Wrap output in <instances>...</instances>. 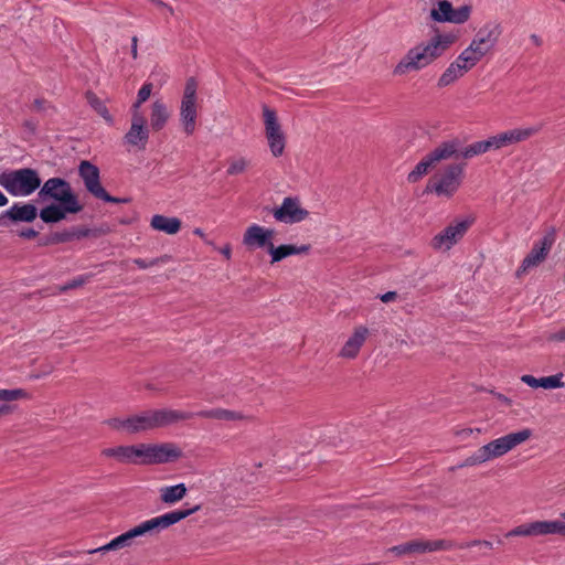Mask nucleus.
<instances>
[{"instance_id": "obj_1", "label": "nucleus", "mask_w": 565, "mask_h": 565, "mask_svg": "<svg viewBox=\"0 0 565 565\" xmlns=\"http://www.w3.org/2000/svg\"><path fill=\"white\" fill-rule=\"evenodd\" d=\"M38 190L36 202H49L40 209V218L44 224H57L67 220L70 214H78L84 210L78 194L64 178H50Z\"/></svg>"}, {"instance_id": "obj_2", "label": "nucleus", "mask_w": 565, "mask_h": 565, "mask_svg": "<svg viewBox=\"0 0 565 565\" xmlns=\"http://www.w3.org/2000/svg\"><path fill=\"white\" fill-rule=\"evenodd\" d=\"M435 34L424 44L420 43L408 50L406 55L393 70L394 75H403L409 71H419L440 57L459 39V32L440 33L433 28Z\"/></svg>"}, {"instance_id": "obj_3", "label": "nucleus", "mask_w": 565, "mask_h": 565, "mask_svg": "<svg viewBox=\"0 0 565 565\" xmlns=\"http://www.w3.org/2000/svg\"><path fill=\"white\" fill-rule=\"evenodd\" d=\"M193 417L192 413L174 411L168 408L148 409L129 416V434H138L141 431L152 430L170 426L180 420H186Z\"/></svg>"}, {"instance_id": "obj_4", "label": "nucleus", "mask_w": 565, "mask_h": 565, "mask_svg": "<svg viewBox=\"0 0 565 565\" xmlns=\"http://www.w3.org/2000/svg\"><path fill=\"white\" fill-rule=\"evenodd\" d=\"M42 184L40 172L34 168L7 170L0 174V185L12 196H29Z\"/></svg>"}, {"instance_id": "obj_5", "label": "nucleus", "mask_w": 565, "mask_h": 565, "mask_svg": "<svg viewBox=\"0 0 565 565\" xmlns=\"http://www.w3.org/2000/svg\"><path fill=\"white\" fill-rule=\"evenodd\" d=\"M466 166V162L446 166L440 175L434 174L429 178L423 193H435L438 196L452 198L462 183Z\"/></svg>"}, {"instance_id": "obj_6", "label": "nucleus", "mask_w": 565, "mask_h": 565, "mask_svg": "<svg viewBox=\"0 0 565 565\" xmlns=\"http://www.w3.org/2000/svg\"><path fill=\"white\" fill-rule=\"evenodd\" d=\"M201 510V505L196 504L192 508H184L174 511L167 512L162 515L152 518L150 520L143 521L140 524L131 527L126 531L131 541L135 539L149 534L153 535L159 533L160 531L170 527L173 524L179 523L180 521L186 519L191 514Z\"/></svg>"}, {"instance_id": "obj_7", "label": "nucleus", "mask_w": 565, "mask_h": 565, "mask_svg": "<svg viewBox=\"0 0 565 565\" xmlns=\"http://www.w3.org/2000/svg\"><path fill=\"white\" fill-rule=\"evenodd\" d=\"M78 175L83 180L85 190L95 199L105 203L120 204L130 203L131 198H117L109 194L100 181L99 168L88 160H82L78 164Z\"/></svg>"}, {"instance_id": "obj_8", "label": "nucleus", "mask_w": 565, "mask_h": 565, "mask_svg": "<svg viewBox=\"0 0 565 565\" xmlns=\"http://www.w3.org/2000/svg\"><path fill=\"white\" fill-rule=\"evenodd\" d=\"M471 11L472 6L470 4H463L456 9L448 0H436L430 10L429 18L437 23L462 24L469 20Z\"/></svg>"}, {"instance_id": "obj_9", "label": "nucleus", "mask_w": 565, "mask_h": 565, "mask_svg": "<svg viewBox=\"0 0 565 565\" xmlns=\"http://www.w3.org/2000/svg\"><path fill=\"white\" fill-rule=\"evenodd\" d=\"M263 118L265 126V136L268 140L269 149L274 157L278 158L284 153L286 147V136L281 129L275 109L263 105Z\"/></svg>"}, {"instance_id": "obj_10", "label": "nucleus", "mask_w": 565, "mask_h": 565, "mask_svg": "<svg viewBox=\"0 0 565 565\" xmlns=\"http://www.w3.org/2000/svg\"><path fill=\"white\" fill-rule=\"evenodd\" d=\"M555 241L556 230L554 226H552L539 242L534 243L532 249L525 256L521 266L515 271V276L520 278L529 270V268L539 266L541 263H543L546 259Z\"/></svg>"}, {"instance_id": "obj_11", "label": "nucleus", "mask_w": 565, "mask_h": 565, "mask_svg": "<svg viewBox=\"0 0 565 565\" xmlns=\"http://www.w3.org/2000/svg\"><path fill=\"white\" fill-rule=\"evenodd\" d=\"M532 436V429L524 428L522 430L510 433L505 436L497 438L486 445L482 446V450L484 452V458L488 460L501 457L526 441Z\"/></svg>"}, {"instance_id": "obj_12", "label": "nucleus", "mask_w": 565, "mask_h": 565, "mask_svg": "<svg viewBox=\"0 0 565 565\" xmlns=\"http://www.w3.org/2000/svg\"><path fill=\"white\" fill-rule=\"evenodd\" d=\"M196 89L198 83L194 77H189L185 82L183 97L181 100L180 119L186 135H192L196 122Z\"/></svg>"}, {"instance_id": "obj_13", "label": "nucleus", "mask_w": 565, "mask_h": 565, "mask_svg": "<svg viewBox=\"0 0 565 565\" xmlns=\"http://www.w3.org/2000/svg\"><path fill=\"white\" fill-rule=\"evenodd\" d=\"M182 457V449L174 443L146 444L145 460H141V465L151 466L175 462Z\"/></svg>"}, {"instance_id": "obj_14", "label": "nucleus", "mask_w": 565, "mask_h": 565, "mask_svg": "<svg viewBox=\"0 0 565 565\" xmlns=\"http://www.w3.org/2000/svg\"><path fill=\"white\" fill-rule=\"evenodd\" d=\"M475 217H467L465 220H456V224H449L440 233L435 235L431 239V247L435 249L445 248L450 249L457 244L473 224Z\"/></svg>"}, {"instance_id": "obj_15", "label": "nucleus", "mask_w": 565, "mask_h": 565, "mask_svg": "<svg viewBox=\"0 0 565 565\" xmlns=\"http://www.w3.org/2000/svg\"><path fill=\"white\" fill-rule=\"evenodd\" d=\"M264 210L271 213L276 221L286 224L301 222L309 215V211L301 207L298 196H287L280 206L273 209L265 206Z\"/></svg>"}, {"instance_id": "obj_16", "label": "nucleus", "mask_w": 565, "mask_h": 565, "mask_svg": "<svg viewBox=\"0 0 565 565\" xmlns=\"http://www.w3.org/2000/svg\"><path fill=\"white\" fill-rule=\"evenodd\" d=\"M36 217H40V210L34 203H14L0 214V226L8 227L10 224L32 223Z\"/></svg>"}, {"instance_id": "obj_17", "label": "nucleus", "mask_w": 565, "mask_h": 565, "mask_svg": "<svg viewBox=\"0 0 565 565\" xmlns=\"http://www.w3.org/2000/svg\"><path fill=\"white\" fill-rule=\"evenodd\" d=\"M145 443L129 446H116L104 448L102 456L115 458L121 463L141 465V460H145Z\"/></svg>"}, {"instance_id": "obj_18", "label": "nucleus", "mask_w": 565, "mask_h": 565, "mask_svg": "<svg viewBox=\"0 0 565 565\" xmlns=\"http://www.w3.org/2000/svg\"><path fill=\"white\" fill-rule=\"evenodd\" d=\"M275 234L276 232L274 228H266L260 225L253 224L245 231L243 244L250 250L255 248H263L269 253Z\"/></svg>"}, {"instance_id": "obj_19", "label": "nucleus", "mask_w": 565, "mask_h": 565, "mask_svg": "<svg viewBox=\"0 0 565 565\" xmlns=\"http://www.w3.org/2000/svg\"><path fill=\"white\" fill-rule=\"evenodd\" d=\"M540 128L530 127V128H516L512 130H508L501 132L499 135L492 136L494 150L500 149L502 147L520 142L529 139L531 136L539 132Z\"/></svg>"}, {"instance_id": "obj_20", "label": "nucleus", "mask_w": 565, "mask_h": 565, "mask_svg": "<svg viewBox=\"0 0 565 565\" xmlns=\"http://www.w3.org/2000/svg\"><path fill=\"white\" fill-rule=\"evenodd\" d=\"M149 140V128L147 120H131V126L124 136V142L140 150H145Z\"/></svg>"}, {"instance_id": "obj_21", "label": "nucleus", "mask_w": 565, "mask_h": 565, "mask_svg": "<svg viewBox=\"0 0 565 565\" xmlns=\"http://www.w3.org/2000/svg\"><path fill=\"white\" fill-rule=\"evenodd\" d=\"M501 34L502 26L499 22L486 23L476 33V43H480L484 49H488L489 53L497 45Z\"/></svg>"}, {"instance_id": "obj_22", "label": "nucleus", "mask_w": 565, "mask_h": 565, "mask_svg": "<svg viewBox=\"0 0 565 565\" xmlns=\"http://www.w3.org/2000/svg\"><path fill=\"white\" fill-rule=\"evenodd\" d=\"M369 329L364 326H359L354 329L352 335L348 339L340 351V356L347 359H354L358 356L361 347L366 340Z\"/></svg>"}, {"instance_id": "obj_23", "label": "nucleus", "mask_w": 565, "mask_h": 565, "mask_svg": "<svg viewBox=\"0 0 565 565\" xmlns=\"http://www.w3.org/2000/svg\"><path fill=\"white\" fill-rule=\"evenodd\" d=\"M461 147V140L459 138H452L447 141H443L437 148L430 151L435 162L438 164L441 161L450 158L461 157L459 149Z\"/></svg>"}, {"instance_id": "obj_24", "label": "nucleus", "mask_w": 565, "mask_h": 565, "mask_svg": "<svg viewBox=\"0 0 565 565\" xmlns=\"http://www.w3.org/2000/svg\"><path fill=\"white\" fill-rule=\"evenodd\" d=\"M311 249L310 244H305L301 246H296L294 244H281L279 246L271 245L269 250V255L271 257L270 264H275L281 262L282 259L292 256V255H301L308 254Z\"/></svg>"}, {"instance_id": "obj_25", "label": "nucleus", "mask_w": 565, "mask_h": 565, "mask_svg": "<svg viewBox=\"0 0 565 565\" xmlns=\"http://www.w3.org/2000/svg\"><path fill=\"white\" fill-rule=\"evenodd\" d=\"M57 244L68 243L74 239H82L85 237H98L100 230L88 228L85 226H73L62 232H54Z\"/></svg>"}, {"instance_id": "obj_26", "label": "nucleus", "mask_w": 565, "mask_h": 565, "mask_svg": "<svg viewBox=\"0 0 565 565\" xmlns=\"http://www.w3.org/2000/svg\"><path fill=\"white\" fill-rule=\"evenodd\" d=\"M150 226L157 232L174 235L181 230L182 221L177 216L154 214L150 220Z\"/></svg>"}, {"instance_id": "obj_27", "label": "nucleus", "mask_w": 565, "mask_h": 565, "mask_svg": "<svg viewBox=\"0 0 565 565\" xmlns=\"http://www.w3.org/2000/svg\"><path fill=\"white\" fill-rule=\"evenodd\" d=\"M170 118V113L161 99H157L151 105L150 127L153 131L162 130Z\"/></svg>"}, {"instance_id": "obj_28", "label": "nucleus", "mask_w": 565, "mask_h": 565, "mask_svg": "<svg viewBox=\"0 0 565 565\" xmlns=\"http://www.w3.org/2000/svg\"><path fill=\"white\" fill-rule=\"evenodd\" d=\"M437 163L435 162L430 152H428L407 174V181L409 183H417L423 177L429 173Z\"/></svg>"}, {"instance_id": "obj_29", "label": "nucleus", "mask_w": 565, "mask_h": 565, "mask_svg": "<svg viewBox=\"0 0 565 565\" xmlns=\"http://www.w3.org/2000/svg\"><path fill=\"white\" fill-rule=\"evenodd\" d=\"M188 493V488L184 483L164 487L160 490V500L169 505L175 504L181 501Z\"/></svg>"}, {"instance_id": "obj_30", "label": "nucleus", "mask_w": 565, "mask_h": 565, "mask_svg": "<svg viewBox=\"0 0 565 565\" xmlns=\"http://www.w3.org/2000/svg\"><path fill=\"white\" fill-rule=\"evenodd\" d=\"M483 56L484 52L481 51L480 47H467L458 55L455 62H458L461 64V66H465L466 72H468L473 66H476Z\"/></svg>"}, {"instance_id": "obj_31", "label": "nucleus", "mask_w": 565, "mask_h": 565, "mask_svg": "<svg viewBox=\"0 0 565 565\" xmlns=\"http://www.w3.org/2000/svg\"><path fill=\"white\" fill-rule=\"evenodd\" d=\"M465 73H467L466 67L454 61L439 77L437 86L440 88L449 86L463 76Z\"/></svg>"}, {"instance_id": "obj_32", "label": "nucleus", "mask_w": 565, "mask_h": 565, "mask_svg": "<svg viewBox=\"0 0 565 565\" xmlns=\"http://www.w3.org/2000/svg\"><path fill=\"white\" fill-rule=\"evenodd\" d=\"M85 98L88 105L100 116L103 117L107 124H114V117L109 113L105 103L92 90H87L85 93Z\"/></svg>"}, {"instance_id": "obj_33", "label": "nucleus", "mask_w": 565, "mask_h": 565, "mask_svg": "<svg viewBox=\"0 0 565 565\" xmlns=\"http://www.w3.org/2000/svg\"><path fill=\"white\" fill-rule=\"evenodd\" d=\"M494 150V145L492 137H489L486 140L476 141L466 148L460 152L461 157L465 159H471L476 156L486 153L489 150Z\"/></svg>"}, {"instance_id": "obj_34", "label": "nucleus", "mask_w": 565, "mask_h": 565, "mask_svg": "<svg viewBox=\"0 0 565 565\" xmlns=\"http://www.w3.org/2000/svg\"><path fill=\"white\" fill-rule=\"evenodd\" d=\"M131 545H132V541L129 537V535L125 532V533L116 536L115 539H113L107 544H105L100 547L94 548V550H89L88 553L89 554L99 553V552L106 553V552H110V551H117V550H120L124 547H129Z\"/></svg>"}, {"instance_id": "obj_35", "label": "nucleus", "mask_w": 565, "mask_h": 565, "mask_svg": "<svg viewBox=\"0 0 565 565\" xmlns=\"http://www.w3.org/2000/svg\"><path fill=\"white\" fill-rule=\"evenodd\" d=\"M390 552L396 556H403L406 554H422L425 553V547L422 546V540L408 541L404 544H399L390 548Z\"/></svg>"}, {"instance_id": "obj_36", "label": "nucleus", "mask_w": 565, "mask_h": 565, "mask_svg": "<svg viewBox=\"0 0 565 565\" xmlns=\"http://www.w3.org/2000/svg\"><path fill=\"white\" fill-rule=\"evenodd\" d=\"M537 521L530 522V523H523L513 530L509 531L507 533V537L511 536H537L539 535V529H537Z\"/></svg>"}, {"instance_id": "obj_37", "label": "nucleus", "mask_w": 565, "mask_h": 565, "mask_svg": "<svg viewBox=\"0 0 565 565\" xmlns=\"http://www.w3.org/2000/svg\"><path fill=\"white\" fill-rule=\"evenodd\" d=\"M562 372H558L550 376H542L540 377V387L544 390L562 388L564 387V382L562 381Z\"/></svg>"}, {"instance_id": "obj_38", "label": "nucleus", "mask_w": 565, "mask_h": 565, "mask_svg": "<svg viewBox=\"0 0 565 565\" xmlns=\"http://www.w3.org/2000/svg\"><path fill=\"white\" fill-rule=\"evenodd\" d=\"M199 415L202 417H205V418H216V419H224V420H233V419L237 418L235 412L223 409V408L204 411V412H201Z\"/></svg>"}, {"instance_id": "obj_39", "label": "nucleus", "mask_w": 565, "mask_h": 565, "mask_svg": "<svg viewBox=\"0 0 565 565\" xmlns=\"http://www.w3.org/2000/svg\"><path fill=\"white\" fill-rule=\"evenodd\" d=\"M422 546L425 547V553H426V552L448 550L452 546V542L447 541V540H435V541H423L422 540Z\"/></svg>"}, {"instance_id": "obj_40", "label": "nucleus", "mask_w": 565, "mask_h": 565, "mask_svg": "<svg viewBox=\"0 0 565 565\" xmlns=\"http://www.w3.org/2000/svg\"><path fill=\"white\" fill-rule=\"evenodd\" d=\"M488 461L487 458H484V452L482 450V447H480L473 455L469 456L465 459L463 462L457 466V468H463V467H471L476 465H480Z\"/></svg>"}, {"instance_id": "obj_41", "label": "nucleus", "mask_w": 565, "mask_h": 565, "mask_svg": "<svg viewBox=\"0 0 565 565\" xmlns=\"http://www.w3.org/2000/svg\"><path fill=\"white\" fill-rule=\"evenodd\" d=\"M539 535L555 534L558 529L559 520L537 521Z\"/></svg>"}, {"instance_id": "obj_42", "label": "nucleus", "mask_w": 565, "mask_h": 565, "mask_svg": "<svg viewBox=\"0 0 565 565\" xmlns=\"http://www.w3.org/2000/svg\"><path fill=\"white\" fill-rule=\"evenodd\" d=\"M93 275H82V276H78L70 281H67L65 285L61 286L60 287V291L62 292H65V291H68L71 289H75V288H78V287H82L83 285H85L89 278L92 277Z\"/></svg>"}, {"instance_id": "obj_43", "label": "nucleus", "mask_w": 565, "mask_h": 565, "mask_svg": "<svg viewBox=\"0 0 565 565\" xmlns=\"http://www.w3.org/2000/svg\"><path fill=\"white\" fill-rule=\"evenodd\" d=\"M129 417L127 418H119V417H113L105 420V424H107L109 427L116 430L124 429L129 434Z\"/></svg>"}, {"instance_id": "obj_44", "label": "nucleus", "mask_w": 565, "mask_h": 565, "mask_svg": "<svg viewBox=\"0 0 565 565\" xmlns=\"http://www.w3.org/2000/svg\"><path fill=\"white\" fill-rule=\"evenodd\" d=\"M248 166V161L244 158H241L238 160H234L230 163V167L227 168V174L228 175H235L239 174L245 171V169Z\"/></svg>"}, {"instance_id": "obj_45", "label": "nucleus", "mask_w": 565, "mask_h": 565, "mask_svg": "<svg viewBox=\"0 0 565 565\" xmlns=\"http://www.w3.org/2000/svg\"><path fill=\"white\" fill-rule=\"evenodd\" d=\"M152 89H153V84L152 83H145L141 88L138 90V94H137V99H139L140 102H143L146 103L149 97L151 96V93H152Z\"/></svg>"}, {"instance_id": "obj_46", "label": "nucleus", "mask_w": 565, "mask_h": 565, "mask_svg": "<svg viewBox=\"0 0 565 565\" xmlns=\"http://www.w3.org/2000/svg\"><path fill=\"white\" fill-rule=\"evenodd\" d=\"M143 104V102H140L136 98L135 103L131 105L130 111H131V120H147L146 117L140 113V107Z\"/></svg>"}, {"instance_id": "obj_47", "label": "nucleus", "mask_w": 565, "mask_h": 565, "mask_svg": "<svg viewBox=\"0 0 565 565\" xmlns=\"http://www.w3.org/2000/svg\"><path fill=\"white\" fill-rule=\"evenodd\" d=\"M56 238H55V233H51L49 235H45V236H42L38 239V246L39 247H43V246H50V245H56Z\"/></svg>"}, {"instance_id": "obj_48", "label": "nucleus", "mask_w": 565, "mask_h": 565, "mask_svg": "<svg viewBox=\"0 0 565 565\" xmlns=\"http://www.w3.org/2000/svg\"><path fill=\"white\" fill-rule=\"evenodd\" d=\"M521 381L532 388H540V377H535L531 374H524L521 376Z\"/></svg>"}, {"instance_id": "obj_49", "label": "nucleus", "mask_w": 565, "mask_h": 565, "mask_svg": "<svg viewBox=\"0 0 565 565\" xmlns=\"http://www.w3.org/2000/svg\"><path fill=\"white\" fill-rule=\"evenodd\" d=\"M18 235L25 239H33L39 236V231L34 230L33 227L22 228L18 232Z\"/></svg>"}, {"instance_id": "obj_50", "label": "nucleus", "mask_w": 565, "mask_h": 565, "mask_svg": "<svg viewBox=\"0 0 565 565\" xmlns=\"http://www.w3.org/2000/svg\"><path fill=\"white\" fill-rule=\"evenodd\" d=\"M466 547H472V546H482L484 547L486 550H492L493 548V543L490 542V541H481V540H473V541H470L468 543H466L465 545Z\"/></svg>"}, {"instance_id": "obj_51", "label": "nucleus", "mask_w": 565, "mask_h": 565, "mask_svg": "<svg viewBox=\"0 0 565 565\" xmlns=\"http://www.w3.org/2000/svg\"><path fill=\"white\" fill-rule=\"evenodd\" d=\"M490 393L497 398L499 399L500 402H502L505 406L508 407H511L512 406V399L508 396H505L504 394L502 393H499V392H495V391H490Z\"/></svg>"}, {"instance_id": "obj_52", "label": "nucleus", "mask_w": 565, "mask_h": 565, "mask_svg": "<svg viewBox=\"0 0 565 565\" xmlns=\"http://www.w3.org/2000/svg\"><path fill=\"white\" fill-rule=\"evenodd\" d=\"M134 264H136L140 269H147L154 266L153 258L149 262L142 258H135Z\"/></svg>"}, {"instance_id": "obj_53", "label": "nucleus", "mask_w": 565, "mask_h": 565, "mask_svg": "<svg viewBox=\"0 0 565 565\" xmlns=\"http://www.w3.org/2000/svg\"><path fill=\"white\" fill-rule=\"evenodd\" d=\"M15 409H17V405L2 403V405H0V416H6L9 414H12Z\"/></svg>"}, {"instance_id": "obj_54", "label": "nucleus", "mask_w": 565, "mask_h": 565, "mask_svg": "<svg viewBox=\"0 0 565 565\" xmlns=\"http://www.w3.org/2000/svg\"><path fill=\"white\" fill-rule=\"evenodd\" d=\"M397 292L396 291H387L385 294H382L379 296V298L384 302V303H387V302H391V301H394L396 298H397Z\"/></svg>"}, {"instance_id": "obj_55", "label": "nucleus", "mask_w": 565, "mask_h": 565, "mask_svg": "<svg viewBox=\"0 0 565 565\" xmlns=\"http://www.w3.org/2000/svg\"><path fill=\"white\" fill-rule=\"evenodd\" d=\"M23 127H24L25 129H28V130H29V132H30L32 136L36 134L38 124H36V122H34L33 120H30V119L24 120V121H23Z\"/></svg>"}, {"instance_id": "obj_56", "label": "nucleus", "mask_w": 565, "mask_h": 565, "mask_svg": "<svg viewBox=\"0 0 565 565\" xmlns=\"http://www.w3.org/2000/svg\"><path fill=\"white\" fill-rule=\"evenodd\" d=\"M552 341H565V328L550 335Z\"/></svg>"}, {"instance_id": "obj_57", "label": "nucleus", "mask_w": 565, "mask_h": 565, "mask_svg": "<svg viewBox=\"0 0 565 565\" xmlns=\"http://www.w3.org/2000/svg\"><path fill=\"white\" fill-rule=\"evenodd\" d=\"M45 104H46V100L43 99V98H36L34 99L33 102V107L35 110L38 111H42L45 109Z\"/></svg>"}, {"instance_id": "obj_58", "label": "nucleus", "mask_w": 565, "mask_h": 565, "mask_svg": "<svg viewBox=\"0 0 565 565\" xmlns=\"http://www.w3.org/2000/svg\"><path fill=\"white\" fill-rule=\"evenodd\" d=\"M138 38L136 35L132 36L131 39V56L132 58H137L138 57Z\"/></svg>"}, {"instance_id": "obj_59", "label": "nucleus", "mask_w": 565, "mask_h": 565, "mask_svg": "<svg viewBox=\"0 0 565 565\" xmlns=\"http://www.w3.org/2000/svg\"><path fill=\"white\" fill-rule=\"evenodd\" d=\"M221 254L226 258V259H230L231 258V255H232V246L231 244H225L221 249H220Z\"/></svg>"}, {"instance_id": "obj_60", "label": "nucleus", "mask_w": 565, "mask_h": 565, "mask_svg": "<svg viewBox=\"0 0 565 565\" xmlns=\"http://www.w3.org/2000/svg\"><path fill=\"white\" fill-rule=\"evenodd\" d=\"M171 259V256L170 255H162L160 257H157V258H153V262H154V266L156 265H159V264H162V263H167Z\"/></svg>"}, {"instance_id": "obj_61", "label": "nucleus", "mask_w": 565, "mask_h": 565, "mask_svg": "<svg viewBox=\"0 0 565 565\" xmlns=\"http://www.w3.org/2000/svg\"><path fill=\"white\" fill-rule=\"evenodd\" d=\"M472 433H473V429H472V428H463V429H460V430L456 431V435H457V436H465V437H468V436H470Z\"/></svg>"}, {"instance_id": "obj_62", "label": "nucleus", "mask_w": 565, "mask_h": 565, "mask_svg": "<svg viewBox=\"0 0 565 565\" xmlns=\"http://www.w3.org/2000/svg\"><path fill=\"white\" fill-rule=\"evenodd\" d=\"M468 47H480V50L484 52V56L488 54V49H484L480 43H476V36Z\"/></svg>"}, {"instance_id": "obj_63", "label": "nucleus", "mask_w": 565, "mask_h": 565, "mask_svg": "<svg viewBox=\"0 0 565 565\" xmlns=\"http://www.w3.org/2000/svg\"><path fill=\"white\" fill-rule=\"evenodd\" d=\"M561 536H565V522L559 521L558 529H556V533Z\"/></svg>"}, {"instance_id": "obj_64", "label": "nucleus", "mask_w": 565, "mask_h": 565, "mask_svg": "<svg viewBox=\"0 0 565 565\" xmlns=\"http://www.w3.org/2000/svg\"><path fill=\"white\" fill-rule=\"evenodd\" d=\"M530 39L532 40V42L536 45V46H541L542 45V39L536 35V34H531Z\"/></svg>"}]
</instances>
